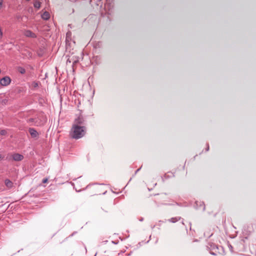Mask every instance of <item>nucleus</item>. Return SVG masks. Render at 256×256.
I'll return each instance as SVG.
<instances>
[{"label": "nucleus", "instance_id": "f257e3e1", "mask_svg": "<svg viewBox=\"0 0 256 256\" xmlns=\"http://www.w3.org/2000/svg\"><path fill=\"white\" fill-rule=\"evenodd\" d=\"M86 130L84 126L72 125L70 133V136L73 138L79 139L84 136Z\"/></svg>", "mask_w": 256, "mask_h": 256}, {"label": "nucleus", "instance_id": "f03ea898", "mask_svg": "<svg viewBox=\"0 0 256 256\" xmlns=\"http://www.w3.org/2000/svg\"><path fill=\"white\" fill-rule=\"evenodd\" d=\"M11 82V79L8 76H6L0 80V84L4 86H8Z\"/></svg>", "mask_w": 256, "mask_h": 256}, {"label": "nucleus", "instance_id": "7ed1b4c3", "mask_svg": "<svg viewBox=\"0 0 256 256\" xmlns=\"http://www.w3.org/2000/svg\"><path fill=\"white\" fill-rule=\"evenodd\" d=\"M12 157L15 161H20L24 158V156L19 154H12Z\"/></svg>", "mask_w": 256, "mask_h": 256}, {"label": "nucleus", "instance_id": "20e7f679", "mask_svg": "<svg viewBox=\"0 0 256 256\" xmlns=\"http://www.w3.org/2000/svg\"><path fill=\"white\" fill-rule=\"evenodd\" d=\"M24 35L27 37H30L32 38H35L36 37V36L35 34L32 32L30 30H26L24 32Z\"/></svg>", "mask_w": 256, "mask_h": 256}, {"label": "nucleus", "instance_id": "39448f33", "mask_svg": "<svg viewBox=\"0 0 256 256\" xmlns=\"http://www.w3.org/2000/svg\"><path fill=\"white\" fill-rule=\"evenodd\" d=\"M84 119L82 116H78L74 120V122L73 125L80 126L84 122Z\"/></svg>", "mask_w": 256, "mask_h": 256}, {"label": "nucleus", "instance_id": "423d86ee", "mask_svg": "<svg viewBox=\"0 0 256 256\" xmlns=\"http://www.w3.org/2000/svg\"><path fill=\"white\" fill-rule=\"evenodd\" d=\"M4 184L8 188H10L13 186V182L8 179L5 180Z\"/></svg>", "mask_w": 256, "mask_h": 256}, {"label": "nucleus", "instance_id": "0eeeda50", "mask_svg": "<svg viewBox=\"0 0 256 256\" xmlns=\"http://www.w3.org/2000/svg\"><path fill=\"white\" fill-rule=\"evenodd\" d=\"M29 132L31 136L33 138H36L38 135V132L33 128H30L29 129Z\"/></svg>", "mask_w": 256, "mask_h": 256}, {"label": "nucleus", "instance_id": "6e6552de", "mask_svg": "<svg viewBox=\"0 0 256 256\" xmlns=\"http://www.w3.org/2000/svg\"><path fill=\"white\" fill-rule=\"evenodd\" d=\"M50 17V14L48 12H44L42 14V18L44 20H48Z\"/></svg>", "mask_w": 256, "mask_h": 256}, {"label": "nucleus", "instance_id": "1a4fd4ad", "mask_svg": "<svg viewBox=\"0 0 256 256\" xmlns=\"http://www.w3.org/2000/svg\"><path fill=\"white\" fill-rule=\"evenodd\" d=\"M180 219V217H175V218H172L170 219L169 220V221L172 222H176L179 220Z\"/></svg>", "mask_w": 256, "mask_h": 256}, {"label": "nucleus", "instance_id": "9d476101", "mask_svg": "<svg viewBox=\"0 0 256 256\" xmlns=\"http://www.w3.org/2000/svg\"><path fill=\"white\" fill-rule=\"evenodd\" d=\"M34 6L35 8L38 9L40 7V2L38 1H35L34 3Z\"/></svg>", "mask_w": 256, "mask_h": 256}, {"label": "nucleus", "instance_id": "9b49d317", "mask_svg": "<svg viewBox=\"0 0 256 256\" xmlns=\"http://www.w3.org/2000/svg\"><path fill=\"white\" fill-rule=\"evenodd\" d=\"M18 71L22 74H24L26 72L25 69L22 68H18Z\"/></svg>", "mask_w": 256, "mask_h": 256}, {"label": "nucleus", "instance_id": "f8f14e48", "mask_svg": "<svg viewBox=\"0 0 256 256\" xmlns=\"http://www.w3.org/2000/svg\"><path fill=\"white\" fill-rule=\"evenodd\" d=\"M38 86V83L35 82H32V86H33L34 88H36Z\"/></svg>", "mask_w": 256, "mask_h": 256}, {"label": "nucleus", "instance_id": "ddd939ff", "mask_svg": "<svg viewBox=\"0 0 256 256\" xmlns=\"http://www.w3.org/2000/svg\"><path fill=\"white\" fill-rule=\"evenodd\" d=\"M2 36H3L2 30V28L0 27V42L2 41Z\"/></svg>", "mask_w": 256, "mask_h": 256}, {"label": "nucleus", "instance_id": "4468645a", "mask_svg": "<svg viewBox=\"0 0 256 256\" xmlns=\"http://www.w3.org/2000/svg\"><path fill=\"white\" fill-rule=\"evenodd\" d=\"M6 134V131L5 130H2L0 132V134L1 135H4Z\"/></svg>", "mask_w": 256, "mask_h": 256}, {"label": "nucleus", "instance_id": "2eb2a0df", "mask_svg": "<svg viewBox=\"0 0 256 256\" xmlns=\"http://www.w3.org/2000/svg\"><path fill=\"white\" fill-rule=\"evenodd\" d=\"M200 206H202L203 207L202 210H205V206H204V204L203 202H200Z\"/></svg>", "mask_w": 256, "mask_h": 256}, {"label": "nucleus", "instance_id": "dca6fc26", "mask_svg": "<svg viewBox=\"0 0 256 256\" xmlns=\"http://www.w3.org/2000/svg\"><path fill=\"white\" fill-rule=\"evenodd\" d=\"M3 6V0H0V10L2 8Z\"/></svg>", "mask_w": 256, "mask_h": 256}, {"label": "nucleus", "instance_id": "f3484780", "mask_svg": "<svg viewBox=\"0 0 256 256\" xmlns=\"http://www.w3.org/2000/svg\"><path fill=\"white\" fill-rule=\"evenodd\" d=\"M46 122V118H44L43 120V122L41 124H38L37 125H42L44 123H45Z\"/></svg>", "mask_w": 256, "mask_h": 256}, {"label": "nucleus", "instance_id": "a211bd4d", "mask_svg": "<svg viewBox=\"0 0 256 256\" xmlns=\"http://www.w3.org/2000/svg\"><path fill=\"white\" fill-rule=\"evenodd\" d=\"M48 181V179L47 178H44L42 180V182L43 183H46Z\"/></svg>", "mask_w": 256, "mask_h": 256}, {"label": "nucleus", "instance_id": "6ab92c4d", "mask_svg": "<svg viewBox=\"0 0 256 256\" xmlns=\"http://www.w3.org/2000/svg\"><path fill=\"white\" fill-rule=\"evenodd\" d=\"M4 158L2 154H0V160Z\"/></svg>", "mask_w": 256, "mask_h": 256}, {"label": "nucleus", "instance_id": "aec40b11", "mask_svg": "<svg viewBox=\"0 0 256 256\" xmlns=\"http://www.w3.org/2000/svg\"><path fill=\"white\" fill-rule=\"evenodd\" d=\"M208 150H209V146H208V147H207V148H206V150L208 151Z\"/></svg>", "mask_w": 256, "mask_h": 256}, {"label": "nucleus", "instance_id": "412c9836", "mask_svg": "<svg viewBox=\"0 0 256 256\" xmlns=\"http://www.w3.org/2000/svg\"><path fill=\"white\" fill-rule=\"evenodd\" d=\"M140 170V168L138 169V170H136V172H137L138 171H139V170Z\"/></svg>", "mask_w": 256, "mask_h": 256}, {"label": "nucleus", "instance_id": "4be33fe9", "mask_svg": "<svg viewBox=\"0 0 256 256\" xmlns=\"http://www.w3.org/2000/svg\"><path fill=\"white\" fill-rule=\"evenodd\" d=\"M70 62V61L69 60V59L68 60H67V62Z\"/></svg>", "mask_w": 256, "mask_h": 256}]
</instances>
